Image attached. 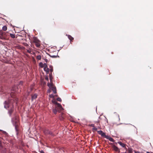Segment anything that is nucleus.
Masks as SVG:
<instances>
[{"instance_id":"dca6fc26","label":"nucleus","mask_w":153,"mask_h":153,"mask_svg":"<svg viewBox=\"0 0 153 153\" xmlns=\"http://www.w3.org/2000/svg\"><path fill=\"white\" fill-rule=\"evenodd\" d=\"M32 49L29 48L28 49H27V52L29 53H30L31 52Z\"/></svg>"},{"instance_id":"4be33fe9","label":"nucleus","mask_w":153,"mask_h":153,"mask_svg":"<svg viewBox=\"0 0 153 153\" xmlns=\"http://www.w3.org/2000/svg\"><path fill=\"white\" fill-rule=\"evenodd\" d=\"M24 45L26 47H28L29 46V45L26 43H23Z\"/></svg>"},{"instance_id":"7ed1b4c3","label":"nucleus","mask_w":153,"mask_h":153,"mask_svg":"<svg viewBox=\"0 0 153 153\" xmlns=\"http://www.w3.org/2000/svg\"><path fill=\"white\" fill-rule=\"evenodd\" d=\"M103 137L105 138H106L108 139L110 141L112 142H114V140L111 137L108 135H106L105 133L104 134V135L103 136Z\"/></svg>"},{"instance_id":"6ab92c4d","label":"nucleus","mask_w":153,"mask_h":153,"mask_svg":"<svg viewBox=\"0 0 153 153\" xmlns=\"http://www.w3.org/2000/svg\"><path fill=\"white\" fill-rule=\"evenodd\" d=\"M36 59L39 60H40L41 59V56L40 55H38L36 56Z\"/></svg>"},{"instance_id":"bb28decb","label":"nucleus","mask_w":153,"mask_h":153,"mask_svg":"<svg viewBox=\"0 0 153 153\" xmlns=\"http://www.w3.org/2000/svg\"><path fill=\"white\" fill-rule=\"evenodd\" d=\"M50 97L53 98L54 97V96L53 94H51L49 95Z\"/></svg>"},{"instance_id":"1a4fd4ad","label":"nucleus","mask_w":153,"mask_h":153,"mask_svg":"<svg viewBox=\"0 0 153 153\" xmlns=\"http://www.w3.org/2000/svg\"><path fill=\"white\" fill-rule=\"evenodd\" d=\"M97 132L98 133L101 135L102 137H103L104 135V134L105 133L103 132L102 131H98Z\"/></svg>"},{"instance_id":"2eb2a0df","label":"nucleus","mask_w":153,"mask_h":153,"mask_svg":"<svg viewBox=\"0 0 153 153\" xmlns=\"http://www.w3.org/2000/svg\"><path fill=\"white\" fill-rule=\"evenodd\" d=\"M7 27L6 25H4L2 27V30L4 31L7 30Z\"/></svg>"},{"instance_id":"f704fd0d","label":"nucleus","mask_w":153,"mask_h":153,"mask_svg":"<svg viewBox=\"0 0 153 153\" xmlns=\"http://www.w3.org/2000/svg\"><path fill=\"white\" fill-rule=\"evenodd\" d=\"M146 153H150V152H146Z\"/></svg>"},{"instance_id":"412c9836","label":"nucleus","mask_w":153,"mask_h":153,"mask_svg":"<svg viewBox=\"0 0 153 153\" xmlns=\"http://www.w3.org/2000/svg\"><path fill=\"white\" fill-rule=\"evenodd\" d=\"M57 110L56 109H54L53 110V112L54 114H57Z\"/></svg>"},{"instance_id":"a878e982","label":"nucleus","mask_w":153,"mask_h":153,"mask_svg":"<svg viewBox=\"0 0 153 153\" xmlns=\"http://www.w3.org/2000/svg\"><path fill=\"white\" fill-rule=\"evenodd\" d=\"M92 130L93 131H96L97 130V128L95 127L94 126V127H93V128H92Z\"/></svg>"},{"instance_id":"f8f14e48","label":"nucleus","mask_w":153,"mask_h":153,"mask_svg":"<svg viewBox=\"0 0 153 153\" xmlns=\"http://www.w3.org/2000/svg\"><path fill=\"white\" fill-rule=\"evenodd\" d=\"M118 143L122 147H124L125 146V145L123 143H122L121 142H118Z\"/></svg>"},{"instance_id":"c9c22d12","label":"nucleus","mask_w":153,"mask_h":153,"mask_svg":"<svg viewBox=\"0 0 153 153\" xmlns=\"http://www.w3.org/2000/svg\"><path fill=\"white\" fill-rule=\"evenodd\" d=\"M0 131H1V130H0Z\"/></svg>"},{"instance_id":"6e6552de","label":"nucleus","mask_w":153,"mask_h":153,"mask_svg":"<svg viewBox=\"0 0 153 153\" xmlns=\"http://www.w3.org/2000/svg\"><path fill=\"white\" fill-rule=\"evenodd\" d=\"M68 38L70 39V42H72V41L74 40V38L72 37L71 36V35H66Z\"/></svg>"},{"instance_id":"0eeeda50","label":"nucleus","mask_w":153,"mask_h":153,"mask_svg":"<svg viewBox=\"0 0 153 153\" xmlns=\"http://www.w3.org/2000/svg\"><path fill=\"white\" fill-rule=\"evenodd\" d=\"M37 97V95L36 94H35L34 95H32L31 99L32 100H33L34 99H35Z\"/></svg>"},{"instance_id":"ddd939ff","label":"nucleus","mask_w":153,"mask_h":153,"mask_svg":"<svg viewBox=\"0 0 153 153\" xmlns=\"http://www.w3.org/2000/svg\"><path fill=\"white\" fill-rule=\"evenodd\" d=\"M35 45L36 47L38 48H39L40 46V42H36L35 43Z\"/></svg>"},{"instance_id":"f257e3e1","label":"nucleus","mask_w":153,"mask_h":153,"mask_svg":"<svg viewBox=\"0 0 153 153\" xmlns=\"http://www.w3.org/2000/svg\"><path fill=\"white\" fill-rule=\"evenodd\" d=\"M17 89V87L16 86L12 88V92L10 94L11 98L4 102V108L7 109L8 113L10 114L14 111V105L15 104L16 105L18 101V99L15 97L16 94V89Z\"/></svg>"},{"instance_id":"2f4dec72","label":"nucleus","mask_w":153,"mask_h":153,"mask_svg":"<svg viewBox=\"0 0 153 153\" xmlns=\"http://www.w3.org/2000/svg\"><path fill=\"white\" fill-rule=\"evenodd\" d=\"M48 133L49 134H51V133L50 131H48Z\"/></svg>"},{"instance_id":"20e7f679","label":"nucleus","mask_w":153,"mask_h":153,"mask_svg":"<svg viewBox=\"0 0 153 153\" xmlns=\"http://www.w3.org/2000/svg\"><path fill=\"white\" fill-rule=\"evenodd\" d=\"M18 121V120H16V121L15 122L17 123V124L16 125H15V128L16 131H17V134H18V132L19 130V128H18V124L17 123Z\"/></svg>"},{"instance_id":"c756f323","label":"nucleus","mask_w":153,"mask_h":153,"mask_svg":"<svg viewBox=\"0 0 153 153\" xmlns=\"http://www.w3.org/2000/svg\"><path fill=\"white\" fill-rule=\"evenodd\" d=\"M91 126H92V127H94V124H91Z\"/></svg>"},{"instance_id":"5701e85b","label":"nucleus","mask_w":153,"mask_h":153,"mask_svg":"<svg viewBox=\"0 0 153 153\" xmlns=\"http://www.w3.org/2000/svg\"><path fill=\"white\" fill-rule=\"evenodd\" d=\"M132 150L131 149H129L128 152H126L125 153H132Z\"/></svg>"},{"instance_id":"aec40b11","label":"nucleus","mask_w":153,"mask_h":153,"mask_svg":"<svg viewBox=\"0 0 153 153\" xmlns=\"http://www.w3.org/2000/svg\"><path fill=\"white\" fill-rule=\"evenodd\" d=\"M43 66H41V67H44V68H47V65L46 64H45V63L43 65Z\"/></svg>"},{"instance_id":"b1692460","label":"nucleus","mask_w":153,"mask_h":153,"mask_svg":"<svg viewBox=\"0 0 153 153\" xmlns=\"http://www.w3.org/2000/svg\"><path fill=\"white\" fill-rule=\"evenodd\" d=\"M52 74H50V79L51 80V82L52 79H53V78L52 77V76H51Z\"/></svg>"},{"instance_id":"f03ea898","label":"nucleus","mask_w":153,"mask_h":153,"mask_svg":"<svg viewBox=\"0 0 153 153\" xmlns=\"http://www.w3.org/2000/svg\"><path fill=\"white\" fill-rule=\"evenodd\" d=\"M47 84L50 88L53 91V93L55 94H56V87L53 85L52 83H48Z\"/></svg>"},{"instance_id":"72a5a7b5","label":"nucleus","mask_w":153,"mask_h":153,"mask_svg":"<svg viewBox=\"0 0 153 153\" xmlns=\"http://www.w3.org/2000/svg\"><path fill=\"white\" fill-rule=\"evenodd\" d=\"M40 64H42V65H43V64H42V63H41H41H40Z\"/></svg>"},{"instance_id":"473e14b6","label":"nucleus","mask_w":153,"mask_h":153,"mask_svg":"<svg viewBox=\"0 0 153 153\" xmlns=\"http://www.w3.org/2000/svg\"><path fill=\"white\" fill-rule=\"evenodd\" d=\"M134 153H139V152L135 151Z\"/></svg>"},{"instance_id":"423d86ee","label":"nucleus","mask_w":153,"mask_h":153,"mask_svg":"<svg viewBox=\"0 0 153 153\" xmlns=\"http://www.w3.org/2000/svg\"><path fill=\"white\" fill-rule=\"evenodd\" d=\"M33 42L34 43L40 42L39 40L36 37H34L33 38Z\"/></svg>"},{"instance_id":"c85d7f7f","label":"nucleus","mask_w":153,"mask_h":153,"mask_svg":"<svg viewBox=\"0 0 153 153\" xmlns=\"http://www.w3.org/2000/svg\"><path fill=\"white\" fill-rule=\"evenodd\" d=\"M45 79L46 80H48V77H46L45 78Z\"/></svg>"},{"instance_id":"9b49d317","label":"nucleus","mask_w":153,"mask_h":153,"mask_svg":"<svg viewBox=\"0 0 153 153\" xmlns=\"http://www.w3.org/2000/svg\"><path fill=\"white\" fill-rule=\"evenodd\" d=\"M44 70L45 71H46V73L47 74H48L49 73V71H50V70L48 68V67L47 68H44Z\"/></svg>"},{"instance_id":"a211bd4d","label":"nucleus","mask_w":153,"mask_h":153,"mask_svg":"<svg viewBox=\"0 0 153 153\" xmlns=\"http://www.w3.org/2000/svg\"><path fill=\"white\" fill-rule=\"evenodd\" d=\"M10 36L12 38H15V35L14 34L10 33Z\"/></svg>"},{"instance_id":"39448f33","label":"nucleus","mask_w":153,"mask_h":153,"mask_svg":"<svg viewBox=\"0 0 153 153\" xmlns=\"http://www.w3.org/2000/svg\"><path fill=\"white\" fill-rule=\"evenodd\" d=\"M112 148L115 151L118 152H120L119 149L116 146H115L114 145H113Z\"/></svg>"},{"instance_id":"4468645a","label":"nucleus","mask_w":153,"mask_h":153,"mask_svg":"<svg viewBox=\"0 0 153 153\" xmlns=\"http://www.w3.org/2000/svg\"><path fill=\"white\" fill-rule=\"evenodd\" d=\"M4 34V32L2 31V30H0V38H1L2 36Z\"/></svg>"},{"instance_id":"7c9ffc66","label":"nucleus","mask_w":153,"mask_h":153,"mask_svg":"<svg viewBox=\"0 0 153 153\" xmlns=\"http://www.w3.org/2000/svg\"><path fill=\"white\" fill-rule=\"evenodd\" d=\"M40 153H45L43 151H40Z\"/></svg>"},{"instance_id":"393cba45","label":"nucleus","mask_w":153,"mask_h":153,"mask_svg":"<svg viewBox=\"0 0 153 153\" xmlns=\"http://www.w3.org/2000/svg\"><path fill=\"white\" fill-rule=\"evenodd\" d=\"M57 100L58 101H59V102H61V101H62V100L61 99L59 98V97H58V98L57 99Z\"/></svg>"},{"instance_id":"9d476101","label":"nucleus","mask_w":153,"mask_h":153,"mask_svg":"<svg viewBox=\"0 0 153 153\" xmlns=\"http://www.w3.org/2000/svg\"><path fill=\"white\" fill-rule=\"evenodd\" d=\"M53 102L55 103V104H56L59 107V108H62V106L61 105L59 104V103L57 102H55V101L54 102Z\"/></svg>"},{"instance_id":"cd10ccee","label":"nucleus","mask_w":153,"mask_h":153,"mask_svg":"<svg viewBox=\"0 0 153 153\" xmlns=\"http://www.w3.org/2000/svg\"><path fill=\"white\" fill-rule=\"evenodd\" d=\"M23 82L22 81H20V82L19 83V85H22L23 84Z\"/></svg>"},{"instance_id":"f3484780","label":"nucleus","mask_w":153,"mask_h":153,"mask_svg":"<svg viewBox=\"0 0 153 153\" xmlns=\"http://www.w3.org/2000/svg\"><path fill=\"white\" fill-rule=\"evenodd\" d=\"M50 69H49L50 70V72H51V73H52V72H53V67L51 65H50Z\"/></svg>"}]
</instances>
